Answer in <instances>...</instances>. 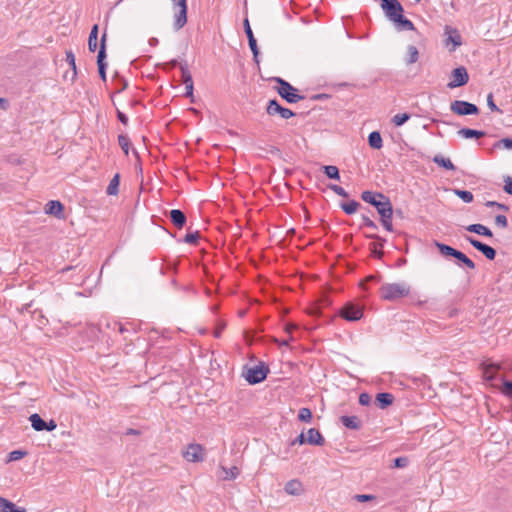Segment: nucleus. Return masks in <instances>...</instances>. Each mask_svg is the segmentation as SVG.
I'll use <instances>...</instances> for the list:
<instances>
[{"label":"nucleus","instance_id":"17","mask_svg":"<svg viewBox=\"0 0 512 512\" xmlns=\"http://www.w3.org/2000/svg\"><path fill=\"white\" fill-rule=\"evenodd\" d=\"M187 23V6L179 8L174 15V29L180 30Z\"/></svg>","mask_w":512,"mask_h":512},{"label":"nucleus","instance_id":"6","mask_svg":"<svg viewBox=\"0 0 512 512\" xmlns=\"http://www.w3.org/2000/svg\"><path fill=\"white\" fill-rule=\"evenodd\" d=\"M450 109L453 113L460 116L476 115L479 113V108L475 104L463 100L453 101Z\"/></svg>","mask_w":512,"mask_h":512},{"label":"nucleus","instance_id":"48","mask_svg":"<svg viewBox=\"0 0 512 512\" xmlns=\"http://www.w3.org/2000/svg\"><path fill=\"white\" fill-rule=\"evenodd\" d=\"M495 224L501 228H506L508 225V221L505 215H497L495 217Z\"/></svg>","mask_w":512,"mask_h":512},{"label":"nucleus","instance_id":"9","mask_svg":"<svg viewBox=\"0 0 512 512\" xmlns=\"http://www.w3.org/2000/svg\"><path fill=\"white\" fill-rule=\"evenodd\" d=\"M183 457L189 462L203 461V447L200 444H189L183 452Z\"/></svg>","mask_w":512,"mask_h":512},{"label":"nucleus","instance_id":"3","mask_svg":"<svg viewBox=\"0 0 512 512\" xmlns=\"http://www.w3.org/2000/svg\"><path fill=\"white\" fill-rule=\"evenodd\" d=\"M361 199L374 206L379 215L392 207L390 199L382 193L363 191Z\"/></svg>","mask_w":512,"mask_h":512},{"label":"nucleus","instance_id":"7","mask_svg":"<svg viewBox=\"0 0 512 512\" xmlns=\"http://www.w3.org/2000/svg\"><path fill=\"white\" fill-rule=\"evenodd\" d=\"M340 315L347 321H358L363 317V310L358 305L347 303L340 310Z\"/></svg>","mask_w":512,"mask_h":512},{"label":"nucleus","instance_id":"59","mask_svg":"<svg viewBox=\"0 0 512 512\" xmlns=\"http://www.w3.org/2000/svg\"><path fill=\"white\" fill-rule=\"evenodd\" d=\"M307 443L306 441V436L304 433H301L296 439H294L291 443V445H295V444H299V445H302V444H305Z\"/></svg>","mask_w":512,"mask_h":512},{"label":"nucleus","instance_id":"8","mask_svg":"<svg viewBox=\"0 0 512 512\" xmlns=\"http://www.w3.org/2000/svg\"><path fill=\"white\" fill-rule=\"evenodd\" d=\"M469 80V75L464 66L455 68L452 71V80L447 84L450 89L464 86Z\"/></svg>","mask_w":512,"mask_h":512},{"label":"nucleus","instance_id":"61","mask_svg":"<svg viewBox=\"0 0 512 512\" xmlns=\"http://www.w3.org/2000/svg\"><path fill=\"white\" fill-rule=\"evenodd\" d=\"M117 117H118V119H119V121H120L121 123H123L124 125H127V123H128V118H127V116H126L123 112H121V111H119V110H118V111H117Z\"/></svg>","mask_w":512,"mask_h":512},{"label":"nucleus","instance_id":"49","mask_svg":"<svg viewBox=\"0 0 512 512\" xmlns=\"http://www.w3.org/2000/svg\"><path fill=\"white\" fill-rule=\"evenodd\" d=\"M504 187H503V190L509 194V195H512V177L510 176H507L504 178Z\"/></svg>","mask_w":512,"mask_h":512},{"label":"nucleus","instance_id":"47","mask_svg":"<svg viewBox=\"0 0 512 512\" xmlns=\"http://www.w3.org/2000/svg\"><path fill=\"white\" fill-rule=\"evenodd\" d=\"M66 60L69 63L70 67L73 69L74 75L76 74V64H75V56L72 51L66 52Z\"/></svg>","mask_w":512,"mask_h":512},{"label":"nucleus","instance_id":"16","mask_svg":"<svg viewBox=\"0 0 512 512\" xmlns=\"http://www.w3.org/2000/svg\"><path fill=\"white\" fill-rule=\"evenodd\" d=\"M170 220L175 227L181 229L186 223L185 214L179 209H173L169 213Z\"/></svg>","mask_w":512,"mask_h":512},{"label":"nucleus","instance_id":"28","mask_svg":"<svg viewBox=\"0 0 512 512\" xmlns=\"http://www.w3.org/2000/svg\"><path fill=\"white\" fill-rule=\"evenodd\" d=\"M368 143L374 149H381L383 141L380 133L378 131L371 132L368 136Z\"/></svg>","mask_w":512,"mask_h":512},{"label":"nucleus","instance_id":"2","mask_svg":"<svg viewBox=\"0 0 512 512\" xmlns=\"http://www.w3.org/2000/svg\"><path fill=\"white\" fill-rule=\"evenodd\" d=\"M410 293V286L405 282L402 283H386L380 288V296L387 301H396L403 297L408 296Z\"/></svg>","mask_w":512,"mask_h":512},{"label":"nucleus","instance_id":"24","mask_svg":"<svg viewBox=\"0 0 512 512\" xmlns=\"http://www.w3.org/2000/svg\"><path fill=\"white\" fill-rule=\"evenodd\" d=\"M457 133L459 136H461L465 139H470V138L479 139V138H482L483 136H485V132L480 131V130L470 129V128H462Z\"/></svg>","mask_w":512,"mask_h":512},{"label":"nucleus","instance_id":"44","mask_svg":"<svg viewBox=\"0 0 512 512\" xmlns=\"http://www.w3.org/2000/svg\"><path fill=\"white\" fill-rule=\"evenodd\" d=\"M495 147L512 150V139L511 138H503L495 144Z\"/></svg>","mask_w":512,"mask_h":512},{"label":"nucleus","instance_id":"31","mask_svg":"<svg viewBox=\"0 0 512 512\" xmlns=\"http://www.w3.org/2000/svg\"><path fill=\"white\" fill-rule=\"evenodd\" d=\"M433 162L447 170H455V166L451 162V160L449 158H445L441 155L434 156Z\"/></svg>","mask_w":512,"mask_h":512},{"label":"nucleus","instance_id":"35","mask_svg":"<svg viewBox=\"0 0 512 512\" xmlns=\"http://www.w3.org/2000/svg\"><path fill=\"white\" fill-rule=\"evenodd\" d=\"M359 205L360 204L357 201L352 200V201H350L348 203H342L341 204V208L343 209V211L346 214L351 215V214H354L357 211Z\"/></svg>","mask_w":512,"mask_h":512},{"label":"nucleus","instance_id":"26","mask_svg":"<svg viewBox=\"0 0 512 512\" xmlns=\"http://www.w3.org/2000/svg\"><path fill=\"white\" fill-rule=\"evenodd\" d=\"M392 216H393V208L392 207L380 214L381 223L384 226V228L389 232L393 231Z\"/></svg>","mask_w":512,"mask_h":512},{"label":"nucleus","instance_id":"39","mask_svg":"<svg viewBox=\"0 0 512 512\" xmlns=\"http://www.w3.org/2000/svg\"><path fill=\"white\" fill-rule=\"evenodd\" d=\"M298 419L302 422H310L312 419V412L309 408L303 407L299 410Z\"/></svg>","mask_w":512,"mask_h":512},{"label":"nucleus","instance_id":"43","mask_svg":"<svg viewBox=\"0 0 512 512\" xmlns=\"http://www.w3.org/2000/svg\"><path fill=\"white\" fill-rule=\"evenodd\" d=\"M200 237V234L198 231L189 232L186 234L184 238V242L188 244H196L198 239Z\"/></svg>","mask_w":512,"mask_h":512},{"label":"nucleus","instance_id":"27","mask_svg":"<svg viewBox=\"0 0 512 512\" xmlns=\"http://www.w3.org/2000/svg\"><path fill=\"white\" fill-rule=\"evenodd\" d=\"M499 367L494 364H489L483 368V378L487 382H491L496 378Z\"/></svg>","mask_w":512,"mask_h":512},{"label":"nucleus","instance_id":"14","mask_svg":"<svg viewBox=\"0 0 512 512\" xmlns=\"http://www.w3.org/2000/svg\"><path fill=\"white\" fill-rule=\"evenodd\" d=\"M366 237L370 238V239L378 240V242L370 243L369 248H370L371 253L375 257H377L379 259L382 258V256H383L382 247H383V243L385 242V239L381 238L380 236H378L376 234H367Z\"/></svg>","mask_w":512,"mask_h":512},{"label":"nucleus","instance_id":"20","mask_svg":"<svg viewBox=\"0 0 512 512\" xmlns=\"http://www.w3.org/2000/svg\"><path fill=\"white\" fill-rule=\"evenodd\" d=\"M0 512H26L22 507H17L11 501L0 497Z\"/></svg>","mask_w":512,"mask_h":512},{"label":"nucleus","instance_id":"63","mask_svg":"<svg viewBox=\"0 0 512 512\" xmlns=\"http://www.w3.org/2000/svg\"><path fill=\"white\" fill-rule=\"evenodd\" d=\"M56 427H57L56 422L54 420H50L49 422H46L45 430L53 431L54 429H56Z\"/></svg>","mask_w":512,"mask_h":512},{"label":"nucleus","instance_id":"33","mask_svg":"<svg viewBox=\"0 0 512 512\" xmlns=\"http://www.w3.org/2000/svg\"><path fill=\"white\" fill-rule=\"evenodd\" d=\"M325 175L334 180H340L339 169L334 165L323 166Z\"/></svg>","mask_w":512,"mask_h":512},{"label":"nucleus","instance_id":"10","mask_svg":"<svg viewBox=\"0 0 512 512\" xmlns=\"http://www.w3.org/2000/svg\"><path fill=\"white\" fill-rule=\"evenodd\" d=\"M466 240L478 251H480L487 259L493 260L496 257V251L493 247L482 243L481 241L468 236Z\"/></svg>","mask_w":512,"mask_h":512},{"label":"nucleus","instance_id":"18","mask_svg":"<svg viewBox=\"0 0 512 512\" xmlns=\"http://www.w3.org/2000/svg\"><path fill=\"white\" fill-rule=\"evenodd\" d=\"M340 421L348 429L359 430L361 428V420L357 416H342Z\"/></svg>","mask_w":512,"mask_h":512},{"label":"nucleus","instance_id":"45","mask_svg":"<svg viewBox=\"0 0 512 512\" xmlns=\"http://www.w3.org/2000/svg\"><path fill=\"white\" fill-rule=\"evenodd\" d=\"M329 188L334 193H336L337 195H339L341 197H344V198L348 197V193L341 186H338V185H335V184H331V185H329Z\"/></svg>","mask_w":512,"mask_h":512},{"label":"nucleus","instance_id":"56","mask_svg":"<svg viewBox=\"0 0 512 512\" xmlns=\"http://www.w3.org/2000/svg\"><path fill=\"white\" fill-rule=\"evenodd\" d=\"M485 205L487 207H495V208H498V209H501V210H505V211L508 210V206H506L505 204L498 203L496 201H487L485 203Z\"/></svg>","mask_w":512,"mask_h":512},{"label":"nucleus","instance_id":"41","mask_svg":"<svg viewBox=\"0 0 512 512\" xmlns=\"http://www.w3.org/2000/svg\"><path fill=\"white\" fill-rule=\"evenodd\" d=\"M410 119V115L407 114V113H402V114H396L393 118H392V122L394 123L395 126H401L403 125L406 121H408Z\"/></svg>","mask_w":512,"mask_h":512},{"label":"nucleus","instance_id":"1","mask_svg":"<svg viewBox=\"0 0 512 512\" xmlns=\"http://www.w3.org/2000/svg\"><path fill=\"white\" fill-rule=\"evenodd\" d=\"M381 8L386 18L392 22L398 31H414V24L404 17V8L398 0H384Z\"/></svg>","mask_w":512,"mask_h":512},{"label":"nucleus","instance_id":"50","mask_svg":"<svg viewBox=\"0 0 512 512\" xmlns=\"http://www.w3.org/2000/svg\"><path fill=\"white\" fill-rule=\"evenodd\" d=\"M26 455V452L21 450H14L9 454V458L11 461H16L23 458Z\"/></svg>","mask_w":512,"mask_h":512},{"label":"nucleus","instance_id":"23","mask_svg":"<svg viewBox=\"0 0 512 512\" xmlns=\"http://www.w3.org/2000/svg\"><path fill=\"white\" fill-rule=\"evenodd\" d=\"M466 230L469 232H472V233H476L478 235L486 236V237L493 236L492 231L488 227H486L482 224H471L466 227Z\"/></svg>","mask_w":512,"mask_h":512},{"label":"nucleus","instance_id":"34","mask_svg":"<svg viewBox=\"0 0 512 512\" xmlns=\"http://www.w3.org/2000/svg\"><path fill=\"white\" fill-rule=\"evenodd\" d=\"M436 246L439 249L440 253L444 256L454 257L457 252V250L454 249L453 247L443 244V243L436 242Z\"/></svg>","mask_w":512,"mask_h":512},{"label":"nucleus","instance_id":"25","mask_svg":"<svg viewBox=\"0 0 512 512\" xmlns=\"http://www.w3.org/2000/svg\"><path fill=\"white\" fill-rule=\"evenodd\" d=\"M63 205L59 201H49L45 206V212L50 215L60 216Z\"/></svg>","mask_w":512,"mask_h":512},{"label":"nucleus","instance_id":"53","mask_svg":"<svg viewBox=\"0 0 512 512\" xmlns=\"http://www.w3.org/2000/svg\"><path fill=\"white\" fill-rule=\"evenodd\" d=\"M394 465L397 468H404L408 465V459L406 457H398L394 460Z\"/></svg>","mask_w":512,"mask_h":512},{"label":"nucleus","instance_id":"11","mask_svg":"<svg viewBox=\"0 0 512 512\" xmlns=\"http://www.w3.org/2000/svg\"><path fill=\"white\" fill-rule=\"evenodd\" d=\"M266 111L269 115L279 114L283 119H289L294 116L292 110L282 107L275 99L269 101Z\"/></svg>","mask_w":512,"mask_h":512},{"label":"nucleus","instance_id":"12","mask_svg":"<svg viewBox=\"0 0 512 512\" xmlns=\"http://www.w3.org/2000/svg\"><path fill=\"white\" fill-rule=\"evenodd\" d=\"M106 32L103 33L101 37V45L97 56V65H98V72L103 81H106V63L104 62V59L106 58V52H105V41H106Z\"/></svg>","mask_w":512,"mask_h":512},{"label":"nucleus","instance_id":"36","mask_svg":"<svg viewBox=\"0 0 512 512\" xmlns=\"http://www.w3.org/2000/svg\"><path fill=\"white\" fill-rule=\"evenodd\" d=\"M454 257L457 260H459L460 262H462L469 269H474L475 268L474 262L470 258H468L464 253H462L461 251L457 250V252H456Z\"/></svg>","mask_w":512,"mask_h":512},{"label":"nucleus","instance_id":"55","mask_svg":"<svg viewBox=\"0 0 512 512\" xmlns=\"http://www.w3.org/2000/svg\"><path fill=\"white\" fill-rule=\"evenodd\" d=\"M362 221H363V226H366L370 229H377V225L366 215H362Z\"/></svg>","mask_w":512,"mask_h":512},{"label":"nucleus","instance_id":"57","mask_svg":"<svg viewBox=\"0 0 512 512\" xmlns=\"http://www.w3.org/2000/svg\"><path fill=\"white\" fill-rule=\"evenodd\" d=\"M375 496L373 495H367V494H357L354 496V499L358 502H366L374 499Z\"/></svg>","mask_w":512,"mask_h":512},{"label":"nucleus","instance_id":"29","mask_svg":"<svg viewBox=\"0 0 512 512\" xmlns=\"http://www.w3.org/2000/svg\"><path fill=\"white\" fill-rule=\"evenodd\" d=\"M29 420L31 422V426L36 431H43L46 428V422L37 414H32L29 417Z\"/></svg>","mask_w":512,"mask_h":512},{"label":"nucleus","instance_id":"38","mask_svg":"<svg viewBox=\"0 0 512 512\" xmlns=\"http://www.w3.org/2000/svg\"><path fill=\"white\" fill-rule=\"evenodd\" d=\"M418 57H419L418 49L415 46L410 45L408 47V58L406 59V63L413 64V63L417 62Z\"/></svg>","mask_w":512,"mask_h":512},{"label":"nucleus","instance_id":"21","mask_svg":"<svg viewBox=\"0 0 512 512\" xmlns=\"http://www.w3.org/2000/svg\"><path fill=\"white\" fill-rule=\"evenodd\" d=\"M239 475V469L236 466H233L231 468H226L224 466L220 467V474L219 477L222 480H234Z\"/></svg>","mask_w":512,"mask_h":512},{"label":"nucleus","instance_id":"52","mask_svg":"<svg viewBox=\"0 0 512 512\" xmlns=\"http://www.w3.org/2000/svg\"><path fill=\"white\" fill-rule=\"evenodd\" d=\"M248 44H249V47H250V49H251V51L253 53L254 58L256 59L258 54H259V50H258L256 39L252 38V39L248 40Z\"/></svg>","mask_w":512,"mask_h":512},{"label":"nucleus","instance_id":"60","mask_svg":"<svg viewBox=\"0 0 512 512\" xmlns=\"http://www.w3.org/2000/svg\"><path fill=\"white\" fill-rule=\"evenodd\" d=\"M174 8H182L187 6V0H172Z\"/></svg>","mask_w":512,"mask_h":512},{"label":"nucleus","instance_id":"5","mask_svg":"<svg viewBox=\"0 0 512 512\" xmlns=\"http://www.w3.org/2000/svg\"><path fill=\"white\" fill-rule=\"evenodd\" d=\"M268 372V367L264 363H260L246 370L245 379L249 384H257L265 380Z\"/></svg>","mask_w":512,"mask_h":512},{"label":"nucleus","instance_id":"15","mask_svg":"<svg viewBox=\"0 0 512 512\" xmlns=\"http://www.w3.org/2000/svg\"><path fill=\"white\" fill-rule=\"evenodd\" d=\"M306 441L310 445H317V446H322L325 443V440H324L322 434L319 432V430H317L315 428H310L307 431Z\"/></svg>","mask_w":512,"mask_h":512},{"label":"nucleus","instance_id":"58","mask_svg":"<svg viewBox=\"0 0 512 512\" xmlns=\"http://www.w3.org/2000/svg\"><path fill=\"white\" fill-rule=\"evenodd\" d=\"M244 29H245V33H246V36H247L248 40H250L252 38H255L254 34L252 32V29L250 27L248 19L244 20Z\"/></svg>","mask_w":512,"mask_h":512},{"label":"nucleus","instance_id":"37","mask_svg":"<svg viewBox=\"0 0 512 512\" xmlns=\"http://www.w3.org/2000/svg\"><path fill=\"white\" fill-rule=\"evenodd\" d=\"M454 193L465 203H471L474 199L473 194L467 190L454 189Z\"/></svg>","mask_w":512,"mask_h":512},{"label":"nucleus","instance_id":"4","mask_svg":"<svg viewBox=\"0 0 512 512\" xmlns=\"http://www.w3.org/2000/svg\"><path fill=\"white\" fill-rule=\"evenodd\" d=\"M274 81L279 84L277 89L279 95L289 103H297L302 100L304 96L297 93V89L294 88L289 82L285 81L280 77H275Z\"/></svg>","mask_w":512,"mask_h":512},{"label":"nucleus","instance_id":"51","mask_svg":"<svg viewBox=\"0 0 512 512\" xmlns=\"http://www.w3.org/2000/svg\"><path fill=\"white\" fill-rule=\"evenodd\" d=\"M487 105L488 107L492 110V111H497V112H500L502 113V111L496 106V104L494 103V99H493V94L492 93H489L487 95Z\"/></svg>","mask_w":512,"mask_h":512},{"label":"nucleus","instance_id":"32","mask_svg":"<svg viewBox=\"0 0 512 512\" xmlns=\"http://www.w3.org/2000/svg\"><path fill=\"white\" fill-rule=\"evenodd\" d=\"M119 181H120L119 174H115L107 187L106 193L108 195H117L118 194Z\"/></svg>","mask_w":512,"mask_h":512},{"label":"nucleus","instance_id":"30","mask_svg":"<svg viewBox=\"0 0 512 512\" xmlns=\"http://www.w3.org/2000/svg\"><path fill=\"white\" fill-rule=\"evenodd\" d=\"M98 25H94L88 38V48L91 52L97 49Z\"/></svg>","mask_w":512,"mask_h":512},{"label":"nucleus","instance_id":"22","mask_svg":"<svg viewBox=\"0 0 512 512\" xmlns=\"http://www.w3.org/2000/svg\"><path fill=\"white\" fill-rule=\"evenodd\" d=\"M394 396L391 393L383 392L376 395V403L381 409H385L393 403Z\"/></svg>","mask_w":512,"mask_h":512},{"label":"nucleus","instance_id":"42","mask_svg":"<svg viewBox=\"0 0 512 512\" xmlns=\"http://www.w3.org/2000/svg\"><path fill=\"white\" fill-rule=\"evenodd\" d=\"M118 143L120 147L122 148L123 152L128 155L129 152V146H130V140L125 135H119L118 136Z\"/></svg>","mask_w":512,"mask_h":512},{"label":"nucleus","instance_id":"54","mask_svg":"<svg viewBox=\"0 0 512 512\" xmlns=\"http://www.w3.org/2000/svg\"><path fill=\"white\" fill-rule=\"evenodd\" d=\"M371 402V396L368 393H361L359 396V403L363 406L369 405Z\"/></svg>","mask_w":512,"mask_h":512},{"label":"nucleus","instance_id":"64","mask_svg":"<svg viewBox=\"0 0 512 512\" xmlns=\"http://www.w3.org/2000/svg\"><path fill=\"white\" fill-rule=\"evenodd\" d=\"M291 340H293L292 336H290L288 339H284V340H282V341H279V340L275 339V341H276L280 346H287Z\"/></svg>","mask_w":512,"mask_h":512},{"label":"nucleus","instance_id":"13","mask_svg":"<svg viewBox=\"0 0 512 512\" xmlns=\"http://www.w3.org/2000/svg\"><path fill=\"white\" fill-rule=\"evenodd\" d=\"M445 34L447 36L445 39V45L447 47H449V45L451 44L452 45V48L450 49L451 51H454L457 47H459L462 44L461 35L459 34V32L456 29L446 26Z\"/></svg>","mask_w":512,"mask_h":512},{"label":"nucleus","instance_id":"46","mask_svg":"<svg viewBox=\"0 0 512 512\" xmlns=\"http://www.w3.org/2000/svg\"><path fill=\"white\" fill-rule=\"evenodd\" d=\"M501 392L509 397H512V381H504Z\"/></svg>","mask_w":512,"mask_h":512},{"label":"nucleus","instance_id":"40","mask_svg":"<svg viewBox=\"0 0 512 512\" xmlns=\"http://www.w3.org/2000/svg\"><path fill=\"white\" fill-rule=\"evenodd\" d=\"M180 70H181V78H182V82H183L184 84L193 83L191 73L189 72V70H188L187 66H186V65L181 64V65H180Z\"/></svg>","mask_w":512,"mask_h":512},{"label":"nucleus","instance_id":"62","mask_svg":"<svg viewBox=\"0 0 512 512\" xmlns=\"http://www.w3.org/2000/svg\"><path fill=\"white\" fill-rule=\"evenodd\" d=\"M185 85V95L187 97H191L193 95V83L184 84Z\"/></svg>","mask_w":512,"mask_h":512},{"label":"nucleus","instance_id":"19","mask_svg":"<svg viewBox=\"0 0 512 512\" xmlns=\"http://www.w3.org/2000/svg\"><path fill=\"white\" fill-rule=\"evenodd\" d=\"M284 490L289 495H300L303 492V487L300 481L290 480L285 484Z\"/></svg>","mask_w":512,"mask_h":512}]
</instances>
